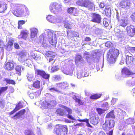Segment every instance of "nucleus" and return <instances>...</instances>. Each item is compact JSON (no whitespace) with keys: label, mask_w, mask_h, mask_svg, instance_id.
<instances>
[{"label":"nucleus","mask_w":135,"mask_h":135,"mask_svg":"<svg viewBox=\"0 0 135 135\" xmlns=\"http://www.w3.org/2000/svg\"><path fill=\"white\" fill-rule=\"evenodd\" d=\"M61 107L64 109L61 108L57 109L55 112L57 115L63 117L66 116L69 119L72 120H74V117L71 115L73 111L72 109L63 105H62Z\"/></svg>","instance_id":"1"},{"label":"nucleus","mask_w":135,"mask_h":135,"mask_svg":"<svg viewBox=\"0 0 135 135\" xmlns=\"http://www.w3.org/2000/svg\"><path fill=\"white\" fill-rule=\"evenodd\" d=\"M119 54V51L115 48L110 49L107 53V60L110 64H113L115 62Z\"/></svg>","instance_id":"2"},{"label":"nucleus","mask_w":135,"mask_h":135,"mask_svg":"<svg viewBox=\"0 0 135 135\" xmlns=\"http://www.w3.org/2000/svg\"><path fill=\"white\" fill-rule=\"evenodd\" d=\"M26 9V13H25V15H28L29 13L28 10L26 7L25 5L18 4L15 6V8L13 11V14L18 17L21 16L24 13V9Z\"/></svg>","instance_id":"3"},{"label":"nucleus","mask_w":135,"mask_h":135,"mask_svg":"<svg viewBox=\"0 0 135 135\" xmlns=\"http://www.w3.org/2000/svg\"><path fill=\"white\" fill-rule=\"evenodd\" d=\"M68 132L67 126L60 124L56 125L53 133L57 135H66Z\"/></svg>","instance_id":"4"},{"label":"nucleus","mask_w":135,"mask_h":135,"mask_svg":"<svg viewBox=\"0 0 135 135\" xmlns=\"http://www.w3.org/2000/svg\"><path fill=\"white\" fill-rule=\"evenodd\" d=\"M76 4L79 6L88 8L91 11L95 8L94 4L89 0H79L77 1Z\"/></svg>","instance_id":"5"},{"label":"nucleus","mask_w":135,"mask_h":135,"mask_svg":"<svg viewBox=\"0 0 135 135\" xmlns=\"http://www.w3.org/2000/svg\"><path fill=\"white\" fill-rule=\"evenodd\" d=\"M89 116L90 117V123L93 125H96L99 122L100 119L96 113L91 112L89 113Z\"/></svg>","instance_id":"6"},{"label":"nucleus","mask_w":135,"mask_h":135,"mask_svg":"<svg viewBox=\"0 0 135 135\" xmlns=\"http://www.w3.org/2000/svg\"><path fill=\"white\" fill-rule=\"evenodd\" d=\"M48 38L49 43L53 46H56L57 40L56 38V35L51 32H48Z\"/></svg>","instance_id":"7"},{"label":"nucleus","mask_w":135,"mask_h":135,"mask_svg":"<svg viewBox=\"0 0 135 135\" xmlns=\"http://www.w3.org/2000/svg\"><path fill=\"white\" fill-rule=\"evenodd\" d=\"M35 74L37 75H39L42 77L43 78L46 79H49L50 75L47 74L44 71L40 69H37L35 70Z\"/></svg>","instance_id":"8"},{"label":"nucleus","mask_w":135,"mask_h":135,"mask_svg":"<svg viewBox=\"0 0 135 135\" xmlns=\"http://www.w3.org/2000/svg\"><path fill=\"white\" fill-rule=\"evenodd\" d=\"M92 19L91 21L97 23H100L101 21V16L98 14L95 13H92L91 14Z\"/></svg>","instance_id":"9"},{"label":"nucleus","mask_w":135,"mask_h":135,"mask_svg":"<svg viewBox=\"0 0 135 135\" xmlns=\"http://www.w3.org/2000/svg\"><path fill=\"white\" fill-rule=\"evenodd\" d=\"M126 55V61L127 64L131 65L133 64L134 59L133 56V55L129 52L127 53Z\"/></svg>","instance_id":"10"},{"label":"nucleus","mask_w":135,"mask_h":135,"mask_svg":"<svg viewBox=\"0 0 135 135\" xmlns=\"http://www.w3.org/2000/svg\"><path fill=\"white\" fill-rule=\"evenodd\" d=\"M131 3L129 0H124L121 1L119 3V6L124 9H127L131 6Z\"/></svg>","instance_id":"11"},{"label":"nucleus","mask_w":135,"mask_h":135,"mask_svg":"<svg viewBox=\"0 0 135 135\" xmlns=\"http://www.w3.org/2000/svg\"><path fill=\"white\" fill-rule=\"evenodd\" d=\"M128 35L131 37H133L135 35V28L133 26H128L126 29Z\"/></svg>","instance_id":"12"},{"label":"nucleus","mask_w":135,"mask_h":135,"mask_svg":"<svg viewBox=\"0 0 135 135\" xmlns=\"http://www.w3.org/2000/svg\"><path fill=\"white\" fill-rule=\"evenodd\" d=\"M60 7L59 4L56 3H51L50 6V9L52 12L55 13L58 11Z\"/></svg>","instance_id":"13"},{"label":"nucleus","mask_w":135,"mask_h":135,"mask_svg":"<svg viewBox=\"0 0 135 135\" xmlns=\"http://www.w3.org/2000/svg\"><path fill=\"white\" fill-rule=\"evenodd\" d=\"M115 124V122L113 120L110 119L108 121L106 120L105 121L104 125H106L105 129H107V128L110 129L113 128Z\"/></svg>","instance_id":"14"},{"label":"nucleus","mask_w":135,"mask_h":135,"mask_svg":"<svg viewBox=\"0 0 135 135\" xmlns=\"http://www.w3.org/2000/svg\"><path fill=\"white\" fill-rule=\"evenodd\" d=\"M121 74L122 75H125L127 76L132 75L133 73L128 68L126 67H124L122 70L121 71Z\"/></svg>","instance_id":"15"},{"label":"nucleus","mask_w":135,"mask_h":135,"mask_svg":"<svg viewBox=\"0 0 135 135\" xmlns=\"http://www.w3.org/2000/svg\"><path fill=\"white\" fill-rule=\"evenodd\" d=\"M4 68L6 70L8 71H12L14 69V65L11 62H8L5 64Z\"/></svg>","instance_id":"16"},{"label":"nucleus","mask_w":135,"mask_h":135,"mask_svg":"<svg viewBox=\"0 0 135 135\" xmlns=\"http://www.w3.org/2000/svg\"><path fill=\"white\" fill-rule=\"evenodd\" d=\"M29 34V32L26 30H22L20 34L18 37L19 38H23L26 40Z\"/></svg>","instance_id":"17"},{"label":"nucleus","mask_w":135,"mask_h":135,"mask_svg":"<svg viewBox=\"0 0 135 135\" xmlns=\"http://www.w3.org/2000/svg\"><path fill=\"white\" fill-rule=\"evenodd\" d=\"M58 88L65 89L68 87L69 84L66 82H64L61 83H56L55 84Z\"/></svg>","instance_id":"18"},{"label":"nucleus","mask_w":135,"mask_h":135,"mask_svg":"<svg viewBox=\"0 0 135 135\" xmlns=\"http://www.w3.org/2000/svg\"><path fill=\"white\" fill-rule=\"evenodd\" d=\"M67 12L68 13L71 14L73 13V15L75 16H77L78 12L76 8L73 7L69 8L68 9Z\"/></svg>","instance_id":"19"},{"label":"nucleus","mask_w":135,"mask_h":135,"mask_svg":"<svg viewBox=\"0 0 135 135\" xmlns=\"http://www.w3.org/2000/svg\"><path fill=\"white\" fill-rule=\"evenodd\" d=\"M31 31L30 37L31 38L35 37L36 35L37 32V30L35 28H32L30 29Z\"/></svg>","instance_id":"20"},{"label":"nucleus","mask_w":135,"mask_h":135,"mask_svg":"<svg viewBox=\"0 0 135 135\" xmlns=\"http://www.w3.org/2000/svg\"><path fill=\"white\" fill-rule=\"evenodd\" d=\"M105 13L106 15L108 17L110 16L111 15V9L110 7L109 6H106L105 9Z\"/></svg>","instance_id":"21"},{"label":"nucleus","mask_w":135,"mask_h":135,"mask_svg":"<svg viewBox=\"0 0 135 135\" xmlns=\"http://www.w3.org/2000/svg\"><path fill=\"white\" fill-rule=\"evenodd\" d=\"M102 95L101 94L96 93L91 95L90 96V98L92 100H95L100 98Z\"/></svg>","instance_id":"22"},{"label":"nucleus","mask_w":135,"mask_h":135,"mask_svg":"<svg viewBox=\"0 0 135 135\" xmlns=\"http://www.w3.org/2000/svg\"><path fill=\"white\" fill-rule=\"evenodd\" d=\"M40 81L38 80L34 81L32 84L33 87L36 89H38L40 88Z\"/></svg>","instance_id":"23"},{"label":"nucleus","mask_w":135,"mask_h":135,"mask_svg":"<svg viewBox=\"0 0 135 135\" xmlns=\"http://www.w3.org/2000/svg\"><path fill=\"white\" fill-rule=\"evenodd\" d=\"M22 67L21 66L18 65L16 66L15 70L16 73L19 76L21 75L22 72Z\"/></svg>","instance_id":"24"},{"label":"nucleus","mask_w":135,"mask_h":135,"mask_svg":"<svg viewBox=\"0 0 135 135\" xmlns=\"http://www.w3.org/2000/svg\"><path fill=\"white\" fill-rule=\"evenodd\" d=\"M114 113V111L113 110L111 111L107 114L105 117L107 118H114L115 116Z\"/></svg>","instance_id":"25"},{"label":"nucleus","mask_w":135,"mask_h":135,"mask_svg":"<svg viewBox=\"0 0 135 135\" xmlns=\"http://www.w3.org/2000/svg\"><path fill=\"white\" fill-rule=\"evenodd\" d=\"M73 98L75 100L76 102H77L78 103L79 105H81L84 104V102L83 100L79 99L78 98L76 95H74Z\"/></svg>","instance_id":"26"},{"label":"nucleus","mask_w":135,"mask_h":135,"mask_svg":"<svg viewBox=\"0 0 135 135\" xmlns=\"http://www.w3.org/2000/svg\"><path fill=\"white\" fill-rule=\"evenodd\" d=\"M83 60L82 57L80 55L78 54L77 55L75 58V62L78 63L79 62L82 61Z\"/></svg>","instance_id":"27"},{"label":"nucleus","mask_w":135,"mask_h":135,"mask_svg":"<svg viewBox=\"0 0 135 135\" xmlns=\"http://www.w3.org/2000/svg\"><path fill=\"white\" fill-rule=\"evenodd\" d=\"M7 9V5L0 4V13H4Z\"/></svg>","instance_id":"28"},{"label":"nucleus","mask_w":135,"mask_h":135,"mask_svg":"<svg viewBox=\"0 0 135 135\" xmlns=\"http://www.w3.org/2000/svg\"><path fill=\"white\" fill-rule=\"evenodd\" d=\"M25 112L26 110L25 109H22L16 113L13 116V118H15V117L17 116L19 114H20V115H24L25 113Z\"/></svg>","instance_id":"29"},{"label":"nucleus","mask_w":135,"mask_h":135,"mask_svg":"<svg viewBox=\"0 0 135 135\" xmlns=\"http://www.w3.org/2000/svg\"><path fill=\"white\" fill-rule=\"evenodd\" d=\"M45 55L46 57H55V56L54 55V52L51 51L47 52Z\"/></svg>","instance_id":"30"},{"label":"nucleus","mask_w":135,"mask_h":135,"mask_svg":"<svg viewBox=\"0 0 135 135\" xmlns=\"http://www.w3.org/2000/svg\"><path fill=\"white\" fill-rule=\"evenodd\" d=\"M64 27L65 28L67 29V34L68 36L69 33L70 32L69 30H70L71 29V25L69 23H65L64 24Z\"/></svg>","instance_id":"31"},{"label":"nucleus","mask_w":135,"mask_h":135,"mask_svg":"<svg viewBox=\"0 0 135 135\" xmlns=\"http://www.w3.org/2000/svg\"><path fill=\"white\" fill-rule=\"evenodd\" d=\"M14 42V40L11 39L9 40L6 45L7 48H11L13 46Z\"/></svg>","instance_id":"32"},{"label":"nucleus","mask_w":135,"mask_h":135,"mask_svg":"<svg viewBox=\"0 0 135 135\" xmlns=\"http://www.w3.org/2000/svg\"><path fill=\"white\" fill-rule=\"evenodd\" d=\"M3 81H6L7 84H12L15 85V81L12 80H11L8 78H4Z\"/></svg>","instance_id":"33"},{"label":"nucleus","mask_w":135,"mask_h":135,"mask_svg":"<svg viewBox=\"0 0 135 135\" xmlns=\"http://www.w3.org/2000/svg\"><path fill=\"white\" fill-rule=\"evenodd\" d=\"M119 24L120 26L124 27L127 25L126 21L124 19H121L119 21Z\"/></svg>","instance_id":"34"},{"label":"nucleus","mask_w":135,"mask_h":135,"mask_svg":"<svg viewBox=\"0 0 135 135\" xmlns=\"http://www.w3.org/2000/svg\"><path fill=\"white\" fill-rule=\"evenodd\" d=\"M25 23V21L23 20L19 21L18 22V28L19 29H22V26Z\"/></svg>","instance_id":"35"},{"label":"nucleus","mask_w":135,"mask_h":135,"mask_svg":"<svg viewBox=\"0 0 135 135\" xmlns=\"http://www.w3.org/2000/svg\"><path fill=\"white\" fill-rule=\"evenodd\" d=\"M78 121L80 122H86V126H87L89 127L92 128V126L89 123V119H79L78 120Z\"/></svg>","instance_id":"36"},{"label":"nucleus","mask_w":135,"mask_h":135,"mask_svg":"<svg viewBox=\"0 0 135 135\" xmlns=\"http://www.w3.org/2000/svg\"><path fill=\"white\" fill-rule=\"evenodd\" d=\"M46 19L48 21L52 22L54 20V18L52 15H49L46 17Z\"/></svg>","instance_id":"37"},{"label":"nucleus","mask_w":135,"mask_h":135,"mask_svg":"<svg viewBox=\"0 0 135 135\" xmlns=\"http://www.w3.org/2000/svg\"><path fill=\"white\" fill-rule=\"evenodd\" d=\"M96 110L98 114L99 115H101L104 113L105 110L102 109L100 108H96Z\"/></svg>","instance_id":"38"},{"label":"nucleus","mask_w":135,"mask_h":135,"mask_svg":"<svg viewBox=\"0 0 135 135\" xmlns=\"http://www.w3.org/2000/svg\"><path fill=\"white\" fill-rule=\"evenodd\" d=\"M23 105L20 103H18L17 105H16L15 108H14L17 111L20 109L22 108Z\"/></svg>","instance_id":"39"},{"label":"nucleus","mask_w":135,"mask_h":135,"mask_svg":"<svg viewBox=\"0 0 135 135\" xmlns=\"http://www.w3.org/2000/svg\"><path fill=\"white\" fill-rule=\"evenodd\" d=\"M25 135H34L33 132L29 129L25 130Z\"/></svg>","instance_id":"40"},{"label":"nucleus","mask_w":135,"mask_h":135,"mask_svg":"<svg viewBox=\"0 0 135 135\" xmlns=\"http://www.w3.org/2000/svg\"><path fill=\"white\" fill-rule=\"evenodd\" d=\"M28 80L29 81H31L34 79V77L32 75L29 74L27 76Z\"/></svg>","instance_id":"41"},{"label":"nucleus","mask_w":135,"mask_h":135,"mask_svg":"<svg viewBox=\"0 0 135 135\" xmlns=\"http://www.w3.org/2000/svg\"><path fill=\"white\" fill-rule=\"evenodd\" d=\"M59 69V68L57 66H54L52 67L51 70V73H54L57 71Z\"/></svg>","instance_id":"42"},{"label":"nucleus","mask_w":135,"mask_h":135,"mask_svg":"<svg viewBox=\"0 0 135 135\" xmlns=\"http://www.w3.org/2000/svg\"><path fill=\"white\" fill-rule=\"evenodd\" d=\"M30 57L31 59H33L36 60H37L38 58L36 55L34 53H33L30 56Z\"/></svg>","instance_id":"43"},{"label":"nucleus","mask_w":135,"mask_h":135,"mask_svg":"<svg viewBox=\"0 0 135 135\" xmlns=\"http://www.w3.org/2000/svg\"><path fill=\"white\" fill-rule=\"evenodd\" d=\"M71 33L73 35V37H79V35L77 32L73 31L71 32Z\"/></svg>","instance_id":"44"},{"label":"nucleus","mask_w":135,"mask_h":135,"mask_svg":"<svg viewBox=\"0 0 135 135\" xmlns=\"http://www.w3.org/2000/svg\"><path fill=\"white\" fill-rule=\"evenodd\" d=\"M49 90L51 92H52L53 91L57 92H59L60 91L59 90L56 88H55L54 87L51 88H50L49 89Z\"/></svg>","instance_id":"45"},{"label":"nucleus","mask_w":135,"mask_h":135,"mask_svg":"<svg viewBox=\"0 0 135 135\" xmlns=\"http://www.w3.org/2000/svg\"><path fill=\"white\" fill-rule=\"evenodd\" d=\"M3 100L0 101V108H3L4 107L5 104Z\"/></svg>","instance_id":"46"},{"label":"nucleus","mask_w":135,"mask_h":135,"mask_svg":"<svg viewBox=\"0 0 135 135\" xmlns=\"http://www.w3.org/2000/svg\"><path fill=\"white\" fill-rule=\"evenodd\" d=\"M132 20L134 22H135V12L133 13L131 16Z\"/></svg>","instance_id":"47"},{"label":"nucleus","mask_w":135,"mask_h":135,"mask_svg":"<svg viewBox=\"0 0 135 135\" xmlns=\"http://www.w3.org/2000/svg\"><path fill=\"white\" fill-rule=\"evenodd\" d=\"M91 40V38L89 37H87L84 38V41L85 42H89Z\"/></svg>","instance_id":"48"},{"label":"nucleus","mask_w":135,"mask_h":135,"mask_svg":"<svg viewBox=\"0 0 135 135\" xmlns=\"http://www.w3.org/2000/svg\"><path fill=\"white\" fill-rule=\"evenodd\" d=\"M54 79L56 80H59L61 79L60 76L59 75H56L54 77Z\"/></svg>","instance_id":"49"},{"label":"nucleus","mask_w":135,"mask_h":135,"mask_svg":"<svg viewBox=\"0 0 135 135\" xmlns=\"http://www.w3.org/2000/svg\"><path fill=\"white\" fill-rule=\"evenodd\" d=\"M28 95H29V97L31 99H33L34 97V94L33 93H28Z\"/></svg>","instance_id":"50"},{"label":"nucleus","mask_w":135,"mask_h":135,"mask_svg":"<svg viewBox=\"0 0 135 135\" xmlns=\"http://www.w3.org/2000/svg\"><path fill=\"white\" fill-rule=\"evenodd\" d=\"M14 46L15 48L17 49H20L19 45L18 43H15L14 44Z\"/></svg>","instance_id":"51"},{"label":"nucleus","mask_w":135,"mask_h":135,"mask_svg":"<svg viewBox=\"0 0 135 135\" xmlns=\"http://www.w3.org/2000/svg\"><path fill=\"white\" fill-rule=\"evenodd\" d=\"M4 46V44L3 41H0V49H3V46Z\"/></svg>","instance_id":"52"},{"label":"nucleus","mask_w":135,"mask_h":135,"mask_svg":"<svg viewBox=\"0 0 135 135\" xmlns=\"http://www.w3.org/2000/svg\"><path fill=\"white\" fill-rule=\"evenodd\" d=\"M103 23L105 27H107L108 25V22L105 21H104Z\"/></svg>","instance_id":"53"},{"label":"nucleus","mask_w":135,"mask_h":135,"mask_svg":"<svg viewBox=\"0 0 135 135\" xmlns=\"http://www.w3.org/2000/svg\"><path fill=\"white\" fill-rule=\"evenodd\" d=\"M16 111H17L14 109L12 111L9 113V114L10 115L13 114Z\"/></svg>","instance_id":"54"},{"label":"nucleus","mask_w":135,"mask_h":135,"mask_svg":"<svg viewBox=\"0 0 135 135\" xmlns=\"http://www.w3.org/2000/svg\"><path fill=\"white\" fill-rule=\"evenodd\" d=\"M105 6V5L103 3H101L99 5V7L100 8H104Z\"/></svg>","instance_id":"55"},{"label":"nucleus","mask_w":135,"mask_h":135,"mask_svg":"<svg viewBox=\"0 0 135 135\" xmlns=\"http://www.w3.org/2000/svg\"><path fill=\"white\" fill-rule=\"evenodd\" d=\"M49 59V62H51V61H53V63H54L55 62V60H54V57H50Z\"/></svg>","instance_id":"56"},{"label":"nucleus","mask_w":135,"mask_h":135,"mask_svg":"<svg viewBox=\"0 0 135 135\" xmlns=\"http://www.w3.org/2000/svg\"><path fill=\"white\" fill-rule=\"evenodd\" d=\"M98 135H106L105 132H104L101 131L99 132L98 134Z\"/></svg>","instance_id":"57"},{"label":"nucleus","mask_w":135,"mask_h":135,"mask_svg":"<svg viewBox=\"0 0 135 135\" xmlns=\"http://www.w3.org/2000/svg\"><path fill=\"white\" fill-rule=\"evenodd\" d=\"M14 92V89L12 87L10 88V91L9 93H12Z\"/></svg>","instance_id":"58"},{"label":"nucleus","mask_w":135,"mask_h":135,"mask_svg":"<svg viewBox=\"0 0 135 135\" xmlns=\"http://www.w3.org/2000/svg\"><path fill=\"white\" fill-rule=\"evenodd\" d=\"M92 56H93L91 59L93 61H95V59H96L97 57L96 56V55L95 56L93 54Z\"/></svg>","instance_id":"59"},{"label":"nucleus","mask_w":135,"mask_h":135,"mask_svg":"<svg viewBox=\"0 0 135 135\" xmlns=\"http://www.w3.org/2000/svg\"><path fill=\"white\" fill-rule=\"evenodd\" d=\"M115 99H112L111 101V103L112 105H114L115 103Z\"/></svg>","instance_id":"60"},{"label":"nucleus","mask_w":135,"mask_h":135,"mask_svg":"<svg viewBox=\"0 0 135 135\" xmlns=\"http://www.w3.org/2000/svg\"><path fill=\"white\" fill-rule=\"evenodd\" d=\"M113 130H111L108 133V135H113Z\"/></svg>","instance_id":"61"},{"label":"nucleus","mask_w":135,"mask_h":135,"mask_svg":"<svg viewBox=\"0 0 135 135\" xmlns=\"http://www.w3.org/2000/svg\"><path fill=\"white\" fill-rule=\"evenodd\" d=\"M52 127V125L51 124H49L48 125V128L49 129H50Z\"/></svg>","instance_id":"62"},{"label":"nucleus","mask_w":135,"mask_h":135,"mask_svg":"<svg viewBox=\"0 0 135 135\" xmlns=\"http://www.w3.org/2000/svg\"><path fill=\"white\" fill-rule=\"evenodd\" d=\"M70 1V0H64V2L65 3H67L69 2Z\"/></svg>","instance_id":"63"},{"label":"nucleus","mask_w":135,"mask_h":135,"mask_svg":"<svg viewBox=\"0 0 135 135\" xmlns=\"http://www.w3.org/2000/svg\"><path fill=\"white\" fill-rule=\"evenodd\" d=\"M130 50H133L135 52V47H132L131 48Z\"/></svg>","instance_id":"64"}]
</instances>
